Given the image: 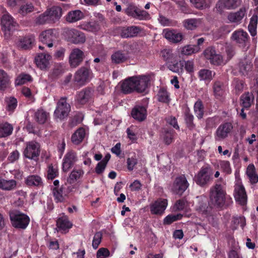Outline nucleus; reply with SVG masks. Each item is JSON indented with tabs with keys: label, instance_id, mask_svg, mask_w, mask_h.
Returning a JSON list of instances; mask_svg holds the SVG:
<instances>
[{
	"label": "nucleus",
	"instance_id": "1",
	"mask_svg": "<svg viewBox=\"0 0 258 258\" xmlns=\"http://www.w3.org/2000/svg\"><path fill=\"white\" fill-rule=\"evenodd\" d=\"M62 15V8L58 6H53L47 8L43 13L37 16L34 22L37 25L54 24L59 21Z\"/></svg>",
	"mask_w": 258,
	"mask_h": 258
},
{
	"label": "nucleus",
	"instance_id": "2",
	"mask_svg": "<svg viewBox=\"0 0 258 258\" xmlns=\"http://www.w3.org/2000/svg\"><path fill=\"white\" fill-rule=\"evenodd\" d=\"M225 181L220 177L216 181L215 184L211 187L210 199L214 205L221 207L224 205L226 194L225 189Z\"/></svg>",
	"mask_w": 258,
	"mask_h": 258
},
{
	"label": "nucleus",
	"instance_id": "3",
	"mask_svg": "<svg viewBox=\"0 0 258 258\" xmlns=\"http://www.w3.org/2000/svg\"><path fill=\"white\" fill-rule=\"evenodd\" d=\"M93 77V73L89 68L82 67L75 73L74 81L77 85L82 86L89 83Z\"/></svg>",
	"mask_w": 258,
	"mask_h": 258
},
{
	"label": "nucleus",
	"instance_id": "4",
	"mask_svg": "<svg viewBox=\"0 0 258 258\" xmlns=\"http://www.w3.org/2000/svg\"><path fill=\"white\" fill-rule=\"evenodd\" d=\"M10 217L12 225L16 228L24 229L29 223V217L19 211L10 212Z\"/></svg>",
	"mask_w": 258,
	"mask_h": 258
},
{
	"label": "nucleus",
	"instance_id": "5",
	"mask_svg": "<svg viewBox=\"0 0 258 258\" xmlns=\"http://www.w3.org/2000/svg\"><path fill=\"white\" fill-rule=\"evenodd\" d=\"M2 29L6 35L9 36L17 28L18 24L13 17L8 13L4 14L1 18Z\"/></svg>",
	"mask_w": 258,
	"mask_h": 258
},
{
	"label": "nucleus",
	"instance_id": "6",
	"mask_svg": "<svg viewBox=\"0 0 258 258\" xmlns=\"http://www.w3.org/2000/svg\"><path fill=\"white\" fill-rule=\"evenodd\" d=\"M206 58L209 60L210 63L215 66H224L227 63L223 56L217 53L215 50L212 48H208L204 51Z\"/></svg>",
	"mask_w": 258,
	"mask_h": 258
},
{
	"label": "nucleus",
	"instance_id": "7",
	"mask_svg": "<svg viewBox=\"0 0 258 258\" xmlns=\"http://www.w3.org/2000/svg\"><path fill=\"white\" fill-rule=\"evenodd\" d=\"M71 106L67 103L66 98H61L57 103V107L54 112L55 118L63 119L66 117L70 111Z\"/></svg>",
	"mask_w": 258,
	"mask_h": 258
},
{
	"label": "nucleus",
	"instance_id": "8",
	"mask_svg": "<svg viewBox=\"0 0 258 258\" xmlns=\"http://www.w3.org/2000/svg\"><path fill=\"white\" fill-rule=\"evenodd\" d=\"M65 37L68 41L76 44L83 43L86 41L84 34L74 29L67 30Z\"/></svg>",
	"mask_w": 258,
	"mask_h": 258
},
{
	"label": "nucleus",
	"instance_id": "9",
	"mask_svg": "<svg viewBox=\"0 0 258 258\" xmlns=\"http://www.w3.org/2000/svg\"><path fill=\"white\" fill-rule=\"evenodd\" d=\"M40 154V145L35 141H30L26 143V147L24 151V155L25 157L35 159L39 156Z\"/></svg>",
	"mask_w": 258,
	"mask_h": 258
},
{
	"label": "nucleus",
	"instance_id": "10",
	"mask_svg": "<svg viewBox=\"0 0 258 258\" xmlns=\"http://www.w3.org/2000/svg\"><path fill=\"white\" fill-rule=\"evenodd\" d=\"M230 38L239 46L244 47L248 41L249 36L246 31L239 29L232 33Z\"/></svg>",
	"mask_w": 258,
	"mask_h": 258
},
{
	"label": "nucleus",
	"instance_id": "11",
	"mask_svg": "<svg viewBox=\"0 0 258 258\" xmlns=\"http://www.w3.org/2000/svg\"><path fill=\"white\" fill-rule=\"evenodd\" d=\"M188 183L184 176L176 177L171 187V190L176 194L181 195L188 187Z\"/></svg>",
	"mask_w": 258,
	"mask_h": 258
},
{
	"label": "nucleus",
	"instance_id": "12",
	"mask_svg": "<svg viewBox=\"0 0 258 258\" xmlns=\"http://www.w3.org/2000/svg\"><path fill=\"white\" fill-rule=\"evenodd\" d=\"M85 57L84 52L78 48L72 50L69 56V63L72 68H76L83 61Z\"/></svg>",
	"mask_w": 258,
	"mask_h": 258
},
{
	"label": "nucleus",
	"instance_id": "13",
	"mask_svg": "<svg viewBox=\"0 0 258 258\" xmlns=\"http://www.w3.org/2000/svg\"><path fill=\"white\" fill-rule=\"evenodd\" d=\"M211 175V168L209 167H203L195 176V180L198 184L204 186L210 181Z\"/></svg>",
	"mask_w": 258,
	"mask_h": 258
},
{
	"label": "nucleus",
	"instance_id": "14",
	"mask_svg": "<svg viewBox=\"0 0 258 258\" xmlns=\"http://www.w3.org/2000/svg\"><path fill=\"white\" fill-rule=\"evenodd\" d=\"M135 91L138 93H144L150 84V78L148 76H134Z\"/></svg>",
	"mask_w": 258,
	"mask_h": 258
},
{
	"label": "nucleus",
	"instance_id": "15",
	"mask_svg": "<svg viewBox=\"0 0 258 258\" xmlns=\"http://www.w3.org/2000/svg\"><path fill=\"white\" fill-rule=\"evenodd\" d=\"M56 38L54 30L51 29L42 31L39 37L40 41L46 44L48 47L53 46V42L56 41Z\"/></svg>",
	"mask_w": 258,
	"mask_h": 258
},
{
	"label": "nucleus",
	"instance_id": "16",
	"mask_svg": "<svg viewBox=\"0 0 258 258\" xmlns=\"http://www.w3.org/2000/svg\"><path fill=\"white\" fill-rule=\"evenodd\" d=\"M234 196L235 201L241 205L247 202V195L244 186L241 182H238L235 185Z\"/></svg>",
	"mask_w": 258,
	"mask_h": 258
},
{
	"label": "nucleus",
	"instance_id": "17",
	"mask_svg": "<svg viewBox=\"0 0 258 258\" xmlns=\"http://www.w3.org/2000/svg\"><path fill=\"white\" fill-rule=\"evenodd\" d=\"M93 95V90L86 88L77 93L75 100L80 104H85L91 99Z\"/></svg>",
	"mask_w": 258,
	"mask_h": 258
},
{
	"label": "nucleus",
	"instance_id": "18",
	"mask_svg": "<svg viewBox=\"0 0 258 258\" xmlns=\"http://www.w3.org/2000/svg\"><path fill=\"white\" fill-rule=\"evenodd\" d=\"M233 126L230 123H225L219 125L216 130L215 139L216 141H221L228 137Z\"/></svg>",
	"mask_w": 258,
	"mask_h": 258
},
{
	"label": "nucleus",
	"instance_id": "19",
	"mask_svg": "<svg viewBox=\"0 0 258 258\" xmlns=\"http://www.w3.org/2000/svg\"><path fill=\"white\" fill-rule=\"evenodd\" d=\"M78 160L76 153L70 151L64 155L62 162V170L68 172L77 162Z\"/></svg>",
	"mask_w": 258,
	"mask_h": 258
},
{
	"label": "nucleus",
	"instance_id": "20",
	"mask_svg": "<svg viewBox=\"0 0 258 258\" xmlns=\"http://www.w3.org/2000/svg\"><path fill=\"white\" fill-rule=\"evenodd\" d=\"M167 205L166 199H159L150 205V211L153 214L161 215L165 210Z\"/></svg>",
	"mask_w": 258,
	"mask_h": 258
},
{
	"label": "nucleus",
	"instance_id": "21",
	"mask_svg": "<svg viewBox=\"0 0 258 258\" xmlns=\"http://www.w3.org/2000/svg\"><path fill=\"white\" fill-rule=\"evenodd\" d=\"M164 37L169 41L174 43L180 42L183 38V34L175 30L166 29L163 30Z\"/></svg>",
	"mask_w": 258,
	"mask_h": 258
},
{
	"label": "nucleus",
	"instance_id": "22",
	"mask_svg": "<svg viewBox=\"0 0 258 258\" xmlns=\"http://www.w3.org/2000/svg\"><path fill=\"white\" fill-rule=\"evenodd\" d=\"M51 58V56L49 53L44 52L38 54L35 57V61L39 68L45 70L48 67Z\"/></svg>",
	"mask_w": 258,
	"mask_h": 258
},
{
	"label": "nucleus",
	"instance_id": "23",
	"mask_svg": "<svg viewBox=\"0 0 258 258\" xmlns=\"http://www.w3.org/2000/svg\"><path fill=\"white\" fill-rule=\"evenodd\" d=\"M118 33L122 38L133 37L137 35L141 29L137 26H131L119 28Z\"/></svg>",
	"mask_w": 258,
	"mask_h": 258
},
{
	"label": "nucleus",
	"instance_id": "24",
	"mask_svg": "<svg viewBox=\"0 0 258 258\" xmlns=\"http://www.w3.org/2000/svg\"><path fill=\"white\" fill-rule=\"evenodd\" d=\"M120 88L121 92L125 94L136 91L134 76L129 77L121 82Z\"/></svg>",
	"mask_w": 258,
	"mask_h": 258
},
{
	"label": "nucleus",
	"instance_id": "25",
	"mask_svg": "<svg viewBox=\"0 0 258 258\" xmlns=\"http://www.w3.org/2000/svg\"><path fill=\"white\" fill-rule=\"evenodd\" d=\"M132 116L136 120L142 121L147 117L146 108L142 106H136L131 112Z\"/></svg>",
	"mask_w": 258,
	"mask_h": 258
},
{
	"label": "nucleus",
	"instance_id": "26",
	"mask_svg": "<svg viewBox=\"0 0 258 258\" xmlns=\"http://www.w3.org/2000/svg\"><path fill=\"white\" fill-rule=\"evenodd\" d=\"M84 14L79 10L70 11L66 16V20L69 23H75L84 18Z\"/></svg>",
	"mask_w": 258,
	"mask_h": 258
},
{
	"label": "nucleus",
	"instance_id": "27",
	"mask_svg": "<svg viewBox=\"0 0 258 258\" xmlns=\"http://www.w3.org/2000/svg\"><path fill=\"white\" fill-rule=\"evenodd\" d=\"M128 58L127 53L122 50L114 52L111 56V61L113 63L119 64L125 62Z\"/></svg>",
	"mask_w": 258,
	"mask_h": 258
},
{
	"label": "nucleus",
	"instance_id": "28",
	"mask_svg": "<svg viewBox=\"0 0 258 258\" xmlns=\"http://www.w3.org/2000/svg\"><path fill=\"white\" fill-rule=\"evenodd\" d=\"M100 19L99 21L93 20L86 22L82 25V28L86 31L96 32L100 29V23L101 20H103L102 15L99 16Z\"/></svg>",
	"mask_w": 258,
	"mask_h": 258
},
{
	"label": "nucleus",
	"instance_id": "29",
	"mask_svg": "<svg viewBox=\"0 0 258 258\" xmlns=\"http://www.w3.org/2000/svg\"><path fill=\"white\" fill-rule=\"evenodd\" d=\"M17 187V182L14 179H6L0 177V189L11 191L14 190Z\"/></svg>",
	"mask_w": 258,
	"mask_h": 258
},
{
	"label": "nucleus",
	"instance_id": "30",
	"mask_svg": "<svg viewBox=\"0 0 258 258\" xmlns=\"http://www.w3.org/2000/svg\"><path fill=\"white\" fill-rule=\"evenodd\" d=\"M25 183L29 186L41 187L43 185L42 178L37 175H31L25 179Z\"/></svg>",
	"mask_w": 258,
	"mask_h": 258
},
{
	"label": "nucleus",
	"instance_id": "31",
	"mask_svg": "<svg viewBox=\"0 0 258 258\" xmlns=\"http://www.w3.org/2000/svg\"><path fill=\"white\" fill-rule=\"evenodd\" d=\"M49 117V113L42 109H38L34 113L35 120L40 124L44 123Z\"/></svg>",
	"mask_w": 258,
	"mask_h": 258
},
{
	"label": "nucleus",
	"instance_id": "32",
	"mask_svg": "<svg viewBox=\"0 0 258 258\" xmlns=\"http://www.w3.org/2000/svg\"><path fill=\"white\" fill-rule=\"evenodd\" d=\"M251 60L245 58L239 63V71L243 75H246L252 69Z\"/></svg>",
	"mask_w": 258,
	"mask_h": 258
},
{
	"label": "nucleus",
	"instance_id": "33",
	"mask_svg": "<svg viewBox=\"0 0 258 258\" xmlns=\"http://www.w3.org/2000/svg\"><path fill=\"white\" fill-rule=\"evenodd\" d=\"M213 92L215 97L220 99L225 94V88L223 84L219 81H216L214 83L213 87Z\"/></svg>",
	"mask_w": 258,
	"mask_h": 258
},
{
	"label": "nucleus",
	"instance_id": "34",
	"mask_svg": "<svg viewBox=\"0 0 258 258\" xmlns=\"http://www.w3.org/2000/svg\"><path fill=\"white\" fill-rule=\"evenodd\" d=\"M13 127L12 124L7 122L0 123V138L10 136L13 132Z\"/></svg>",
	"mask_w": 258,
	"mask_h": 258
},
{
	"label": "nucleus",
	"instance_id": "35",
	"mask_svg": "<svg viewBox=\"0 0 258 258\" xmlns=\"http://www.w3.org/2000/svg\"><path fill=\"white\" fill-rule=\"evenodd\" d=\"M245 14V9H241L237 12L231 13L228 16V19L232 23H238L244 17Z\"/></svg>",
	"mask_w": 258,
	"mask_h": 258
},
{
	"label": "nucleus",
	"instance_id": "36",
	"mask_svg": "<svg viewBox=\"0 0 258 258\" xmlns=\"http://www.w3.org/2000/svg\"><path fill=\"white\" fill-rule=\"evenodd\" d=\"M11 77L4 70H0V90L7 88L10 84Z\"/></svg>",
	"mask_w": 258,
	"mask_h": 258
},
{
	"label": "nucleus",
	"instance_id": "37",
	"mask_svg": "<svg viewBox=\"0 0 258 258\" xmlns=\"http://www.w3.org/2000/svg\"><path fill=\"white\" fill-rule=\"evenodd\" d=\"M202 24L200 19H188L184 20V27L188 30H194L200 26Z\"/></svg>",
	"mask_w": 258,
	"mask_h": 258
},
{
	"label": "nucleus",
	"instance_id": "38",
	"mask_svg": "<svg viewBox=\"0 0 258 258\" xmlns=\"http://www.w3.org/2000/svg\"><path fill=\"white\" fill-rule=\"evenodd\" d=\"M246 175L251 184H255L258 182V176L255 170L254 166L249 164L247 168Z\"/></svg>",
	"mask_w": 258,
	"mask_h": 258
},
{
	"label": "nucleus",
	"instance_id": "39",
	"mask_svg": "<svg viewBox=\"0 0 258 258\" xmlns=\"http://www.w3.org/2000/svg\"><path fill=\"white\" fill-rule=\"evenodd\" d=\"M85 135V131L83 128L77 130L72 136V142L76 145L80 144L83 140Z\"/></svg>",
	"mask_w": 258,
	"mask_h": 258
},
{
	"label": "nucleus",
	"instance_id": "40",
	"mask_svg": "<svg viewBox=\"0 0 258 258\" xmlns=\"http://www.w3.org/2000/svg\"><path fill=\"white\" fill-rule=\"evenodd\" d=\"M258 12H256L250 18L248 25V30L252 36H255L256 34V28L258 21Z\"/></svg>",
	"mask_w": 258,
	"mask_h": 258
},
{
	"label": "nucleus",
	"instance_id": "41",
	"mask_svg": "<svg viewBox=\"0 0 258 258\" xmlns=\"http://www.w3.org/2000/svg\"><path fill=\"white\" fill-rule=\"evenodd\" d=\"M57 225L59 230L64 231L71 228L72 226V224L69 221L67 217L63 216L58 219Z\"/></svg>",
	"mask_w": 258,
	"mask_h": 258
},
{
	"label": "nucleus",
	"instance_id": "42",
	"mask_svg": "<svg viewBox=\"0 0 258 258\" xmlns=\"http://www.w3.org/2000/svg\"><path fill=\"white\" fill-rule=\"evenodd\" d=\"M241 0H222L221 4L225 8L230 10L234 9L240 6Z\"/></svg>",
	"mask_w": 258,
	"mask_h": 258
},
{
	"label": "nucleus",
	"instance_id": "43",
	"mask_svg": "<svg viewBox=\"0 0 258 258\" xmlns=\"http://www.w3.org/2000/svg\"><path fill=\"white\" fill-rule=\"evenodd\" d=\"M34 11V6L31 3H27L22 5L19 10L18 13L23 16H26Z\"/></svg>",
	"mask_w": 258,
	"mask_h": 258
},
{
	"label": "nucleus",
	"instance_id": "44",
	"mask_svg": "<svg viewBox=\"0 0 258 258\" xmlns=\"http://www.w3.org/2000/svg\"><path fill=\"white\" fill-rule=\"evenodd\" d=\"M157 100L161 102L168 103L170 101L169 94L167 91L162 88L160 89L157 95Z\"/></svg>",
	"mask_w": 258,
	"mask_h": 258
},
{
	"label": "nucleus",
	"instance_id": "45",
	"mask_svg": "<svg viewBox=\"0 0 258 258\" xmlns=\"http://www.w3.org/2000/svg\"><path fill=\"white\" fill-rule=\"evenodd\" d=\"M64 187L62 186L60 188L55 187L53 189V194L55 200L57 202H62L64 200V197L66 196L65 191H63Z\"/></svg>",
	"mask_w": 258,
	"mask_h": 258
},
{
	"label": "nucleus",
	"instance_id": "46",
	"mask_svg": "<svg viewBox=\"0 0 258 258\" xmlns=\"http://www.w3.org/2000/svg\"><path fill=\"white\" fill-rule=\"evenodd\" d=\"M213 73L207 69H202L199 71L198 77L200 80L211 81L213 78Z\"/></svg>",
	"mask_w": 258,
	"mask_h": 258
},
{
	"label": "nucleus",
	"instance_id": "47",
	"mask_svg": "<svg viewBox=\"0 0 258 258\" xmlns=\"http://www.w3.org/2000/svg\"><path fill=\"white\" fill-rule=\"evenodd\" d=\"M235 54V47L231 44H227L225 46V56H224L227 63Z\"/></svg>",
	"mask_w": 258,
	"mask_h": 258
},
{
	"label": "nucleus",
	"instance_id": "48",
	"mask_svg": "<svg viewBox=\"0 0 258 258\" xmlns=\"http://www.w3.org/2000/svg\"><path fill=\"white\" fill-rule=\"evenodd\" d=\"M194 112L199 119H201L204 115V106L201 100H198L194 105Z\"/></svg>",
	"mask_w": 258,
	"mask_h": 258
},
{
	"label": "nucleus",
	"instance_id": "49",
	"mask_svg": "<svg viewBox=\"0 0 258 258\" xmlns=\"http://www.w3.org/2000/svg\"><path fill=\"white\" fill-rule=\"evenodd\" d=\"M189 206L188 203L184 199L179 200L174 204L173 210L175 211L186 210Z\"/></svg>",
	"mask_w": 258,
	"mask_h": 258
},
{
	"label": "nucleus",
	"instance_id": "50",
	"mask_svg": "<svg viewBox=\"0 0 258 258\" xmlns=\"http://www.w3.org/2000/svg\"><path fill=\"white\" fill-rule=\"evenodd\" d=\"M32 80L31 77L26 74H21L19 75L15 80V85L17 86L21 85Z\"/></svg>",
	"mask_w": 258,
	"mask_h": 258
},
{
	"label": "nucleus",
	"instance_id": "51",
	"mask_svg": "<svg viewBox=\"0 0 258 258\" xmlns=\"http://www.w3.org/2000/svg\"><path fill=\"white\" fill-rule=\"evenodd\" d=\"M201 48L198 46L188 45L182 48L181 53L184 55H190L193 53H197Z\"/></svg>",
	"mask_w": 258,
	"mask_h": 258
},
{
	"label": "nucleus",
	"instance_id": "52",
	"mask_svg": "<svg viewBox=\"0 0 258 258\" xmlns=\"http://www.w3.org/2000/svg\"><path fill=\"white\" fill-rule=\"evenodd\" d=\"M83 174L84 171L82 170H73L71 173L68 181L70 183H73L80 178Z\"/></svg>",
	"mask_w": 258,
	"mask_h": 258
},
{
	"label": "nucleus",
	"instance_id": "53",
	"mask_svg": "<svg viewBox=\"0 0 258 258\" xmlns=\"http://www.w3.org/2000/svg\"><path fill=\"white\" fill-rule=\"evenodd\" d=\"M34 41V39L33 37H25L20 41L19 45L23 49H27L29 48Z\"/></svg>",
	"mask_w": 258,
	"mask_h": 258
},
{
	"label": "nucleus",
	"instance_id": "54",
	"mask_svg": "<svg viewBox=\"0 0 258 258\" xmlns=\"http://www.w3.org/2000/svg\"><path fill=\"white\" fill-rule=\"evenodd\" d=\"M162 138L165 144L169 145L173 141V131L165 130L162 133Z\"/></svg>",
	"mask_w": 258,
	"mask_h": 258
},
{
	"label": "nucleus",
	"instance_id": "55",
	"mask_svg": "<svg viewBox=\"0 0 258 258\" xmlns=\"http://www.w3.org/2000/svg\"><path fill=\"white\" fill-rule=\"evenodd\" d=\"M7 110L9 111H13L17 106L16 99L14 97H9L6 99Z\"/></svg>",
	"mask_w": 258,
	"mask_h": 258
},
{
	"label": "nucleus",
	"instance_id": "56",
	"mask_svg": "<svg viewBox=\"0 0 258 258\" xmlns=\"http://www.w3.org/2000/svg\"><path fill=\"white\" fill-rule=\"evenodd\" d=\"M251 101L249 93H244L241 96V104L244 108H249L251 105Z\"/></svg>",
	"mask_w": 258,
	"mask_h": 258
},
{
	"label": "nucleus",
	"instance_id": "57",
	"mask_svg": "<svg viewBox=\"0 0 258 258\" xmlns=\"http://www.w3.org/2000/svg\"><path fill=\"white\" fill-rule=\"evenodd\" d=\"M190 2L197 9H203L209 6V0H190Z\"/></svg>",
	"mask_w": 258,
	"mask_h": 258
},
{
	"label": "nucleus",
	"instance_id": "58",
	"mask_svg": "<svg viewBox=\"0 0 258 258\" xmlns=\"http://www.w3.org/2000/svg\"><path fill=\"white\" fill-rule=\"evenodd\" d=\"M58 174V169L56 167L53 166L52 164L49 165L47 170V178L49 179H53L56 177Z\"/></svg>",
	"mask_w": 258,
	"mask_h": 258
},
{
	"label": "nucleus",
	"instance_id": "59",
	"mask_svg": "<svg viewBox=\"0 0 258 258\" xmlns=\"http://www.w3.org/2000/svg\"><path fill=\"white\" fill-rule=\"evenodd\" d=\"M182 215L180 214L169 215L164 219V223L166 224H170L172 222L180 219Z\"/></svg>",
	"mask_w": 258,
	"mask_h": 258
},
{
	"label": "nucleus",
	"instance_id": "60",
	"mask_svg": "<svg viewBox=\"0 0 258 258\" xmlns=\"http://www.w3.org/2000/svg\"><path fill=\"white\" fill-rule=\"evenodd\" d=\"M102 238V234L100 232L96 233L94 236L92 246L94 249H97L100 244Z\"/></svg>",
	"mask_w": 258,
	"mask_h": 258
},
{
	"label": "nucleus",
	"instance_id": "61",
	"mask_svg": "<svg viewBox=\"0 0 258 258\" xmlns=\"http://www.w3.org/2000/svg\"><path fill=\"white\" fill-rule=\"evenodd\" d=\"M169 69L173 72L179 73L181 72L183 70V62L182 61L176 62L175 63L170 64Z\"/></svg>",
	"mask_w": 258,
	"mask_h": 258
},
{
	"label": "nucleus",
	"instance_id": "62",
	"mask_svg": "<svg viewBox=\"0 0 258 258\" xmlns=\"http://www.w3.org/2000/svg\"><path fill=\"white\" fill-rule=\"evenodd\" d=\"M149 17V14L146 11L140 10L138 8L136 14L135 16V18L138 19L139 20L147 19Z\"/></svg>",
	"mask_w": 258,
	"mask_h": 258
},
{
	"label": "nucleus",
	"instance_id": "63",
	"mask_svg": "<svg viewBox=\"0 0 258 258\" xmlns=\"http://www.w3.org/2000/svg\"><path fill=\"white\" fill-rule=\"evenodd\" d=\"M219 165L224 172L227 174L231 172L230 162L228 161H221L219 162Z\"/></svg>",
	"mask_w": 258,
	"mask_h": 258
},
{
	"label": "nucleus",
	"instance_id": "64",
	"mask_svg": "<svg viewBox=\"0 0 258 258\" xmlns=\"http://www.w3.org/2000/svg\"><path fill=\"white\" fill-rule=\"evenodd\" d=\"M109 251L105 248H101L97 252V258H106L109 256Z\"/></svg>",
	"mask_w": 258,
	"mask_h": 258
}]
</instances>
